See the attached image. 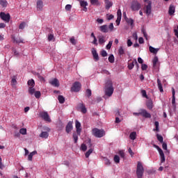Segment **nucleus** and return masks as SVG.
I'll return each instance as SVG.
<instances>
[{
	"label": "nucleus",
	"instance_id": "obj_11",
	"mask_svg": "<svg viewBox=\"0 0 178 178\" xmlns=\"http://www.w3.org/2000/svg\"><path fill=\"white\" fill-rule=\"evenodd\" d=\"M99 44L103 45L106 42V38L103 35L97 36Z\"/></svg>",
	"mask_w": 178,
	"mask_h": 178
},
{
	"label": "nucleus",
	"instance_id": "obj_50",
	"mask_svg": "<svg viewBox=\"0 0 178 178\" xmlns=\"http://www.w3.org/2000/svg\"><path fill=\"white\" fill-rule=\"evenodd\" d=\"M118 154H119V155L120 156L121 158H122V159L125 158V153H124V150H120L118 152Z\"/></svg>",
	"mask_w": 178,
	"mask_h": 178
},
{
	"label": "nucleus",
	"instance_id": "obj_9",
	"mask_svg": "<svg viewBox=\"0 0 178 178\" xmlns=\"http://www.w3.org/2000/svg\"><path fill=\"white\" fill-rule=\"evenodd\" d=\"M140 116H143V118H145L146 119H150L152 118L151 114L145 109H140Z\"/></svg>",
	"mask_w": 178,
	"mask_h": 178
},
{
	"label": "nucleus",
	"instance_id": "obj_31",
	"mask_svg": "<svg viewBox=\"0 0 178 178\" xmlns=\"http://www.w3.org/2000/svg\"><path fill=\"white\" fill-rule=\"evenodd\" d=\"M17 84V81L16 79V76L15 75H14V76H13L11 79V86H16Z\"/></svg>",
	"mask_w": 178,
	"mask_h": 178
},
{
	"label": "nucleus",
	"instance_id": "obj_59",
	"mask_svg": "<svg viewBox=\"0 0 178 178\" xmlns=\"http://www.w3.org/2000/svg\"><path fill=\"white\" fill-rule=\"evenodd\" d=\"M147 65L146 64H142L141 68L143 71H145L147 69Z\"/></svg>",
	"mask_w": 178,
	"mask_h": 178
},
{
	"label": "nucleus",
	"instance_id": "obj_39",
	"mask_svg": "<svg viewBox=\"0 0 178 178\" xmlns=\"http://www.w3.org/2000/svg\"><path fill=\"white\" fill-rule=\"evenodd\" d=\"M125 21L130 24L131 26H133L134 24V20L132 19H129L125 17Z\"/></svg>",
	"mask_w": 178,
	"mask_h": 178
},
{
	"label": "nucleus",
	"instance_id": "obj_13",
	"mask_svg": "<svg viewBox=\"0 0 178 178\" xmlns=\"http://www.w3.org/2000/svg\"><path fill=\"white\" fill-rule=\"evenodd\" d=\"M73 129L72 122H69L65 127L66 133L70 134Z\"/></svg>",
	"mask_w": 178,
	"mask_h": 178
},
{
	"label": "nucleus",
	"instance_id": "obj_29",
	"mask_svg": "<svg viewBox=\"0 0 178 178\" xmlns=\"http://www.w3.org/2000/svg\"><path fill=\"white\" fill-rule=\"evenodd\" d=\"M28 92L31 95H33L36 91H35V89L33 88V87H29Z\"/></svg>",
	"mask_w": 178,
	"mask_h": 178
},
{
	"label": "nucleus",
	"instance_id": "obj_63",
	"mask_svg": "<svg viewBox=\"0 0 178 178\" xmlns=\"http://www.w3.org/2000/svg\"><path fill=\"white\" fill-rule=\"evenodd\" d=\"M70 42H72V44L73 45H76V40H75V39H74V38H72L70 39Z\"/></svg>",
	"mask_w": 178,
	"mask_h": 178
},
{
	"label": "nucleus",
	"instance_id": "obj_1",
	"mask_svg": "<svg viewBox=\"0 0 178 178\" xmlns=\"http://www.w3.org/2000/svg\"><path fill=\"white\" fill-rule=\"evenodd\" d=\"M105 95L108 97H111L114 93L113 83L112 81H106L104 86Z\"/></svg>",
	"mask_w": 178,
	"mask_h": 178
},
{
	"label": "nucleus",
	"instance_id": "obj_38",
	"mask_svg": "<svg viewBox=\"0 0 178 178\" xmlns=\"http://www.w3.org/2000/svg\"><path fill=\"white\" fill-rule=\"evenodd\" d=\"M80 107H81L82 113H86L87 112V109L86 108V106L83 104H81Z\"/></svg>",
	"mask_w": 178,
	"mask_h": 178
},
{
	"label": "nucleus",
	"instance_id": "obj_35",
	"mask_svg": "<svg viewBox=\"0 0 178 178\" xmlns=\"http://www.w3.org/2000/svg\"><path fill=\"white\" fill-rule=\"evenodd\" d=\"M118 54L120 56H123L125 54V51L123 47H120Z\"/></svg>",
	"mask_w": 178,
	"mask_h": 178
},
{
	"label": "nucleus",
	"instance_id": "obj_47",
	"mask_svg": "<svg viewBox=\"0 0 178 178\" xmlns=\"http://www.w3.org/2000/svg\"><path fill=\"white\" fill-rule=\"evenodd\" d=\"M154 124H155L156 129H154V131H156L159 132V122L156 121L154 122Z\"/></svg>",
	"mask_w": 178,
	"mask_h": 178
},
{
	"label": "nucleus",
	"instance_id": "obj_61",
	"mask_svg": "<svg viewBox=\"0 0 178 178\" xmlns=\"http://www.w3.org/2000/svg\"><path fill=\"white\" fill-rule=\"evenodd\" d=\"M20 135H21L20 132L15 131L14 133V137L15 138H20Z\"/></svg>",
	"mask_w": 178,
	"mask_h": 178
},
{
	"label": "nucleus",
	"instance_id": "obj_51",
	"mask_svg": "<svg viewBox=\"0 0 178 178\" xmlns=\"http://www.w3.org/2000/svg\"><path fill=\"white\" fill-rule=\"evenodd\" d=\"M100 54H101V56H102V57H104V58L108 56V53H107V51H105V50L101 51Z\"/></svg>",
	"mask_w": 178,
	"mask_h": 178
},
{
	"label": "nucleus",
	"instance_id": "obj_28",
	"mask_svg": "<svg viewBox=\"0 0 178 178\" xmlns=\"http://www.w3.org/2000/svg\"><path fill=\"white\" fill-rule=\"evenodd\" d=\"M90 4H92V6H100L99 0H90Z\"/></svg>",
	"mask_w": 178,
	"mask_h": 178
},
{
	"label": "nucleus",
	"instance_id": "obj_54",
	"mask_svg": "<svg viewBox=\"0 0 178 178\" xmlns=\"http://www.w3.org/2000/svg\"><path fill=\"white\" fill-rule=\"evenodd\" d=\"M26 22H23L19 25V29H24L26 26Z\"/></svg>",
	"mask_w": 178,
	"mask_h": 178
},
{
	"label": "nucleus",
	"instance_id": "obj_53",
	"mask_svg": "<svg viewBox=\"0 0 178 178\" xmlns=\"http://www.w3.org/2000/svg\"><path fill=\"white\" fill-rule=\"evenodd\" d=\"M104 161L105 165H111L110 160L106 159V157L104 158Z\"/></svg>",
	"mask_w": 178,
	"mask_h": 178
},
{
	"label": "nucleus",
	"instance_id": "obj_42",
	"mask_svg": "<svg viewBox=\"0 0 178 178\" xmlns=\"http://www.w3.org/2000/svg\"><path fill=\"white\" fill-rule=\"evenodd\" d=\"M113 41L112 40H110L109 42H108V44L106 46V49H107V50H110L111 49V47H112V45H113Z\"/></svg>",
	"mask_w": 178,
	"mask_h": 178
},
{
	"label": "nucleus",
	"instance_id": "obj_6",
	"mask_svg": "<svg viewBox=\"0 0 178 178\" xmlns=\"http://www.w3.org/2000/svg\"><path fill=\"white\" fill-rule=\"evenodd\" d=\"M40 116L42 118L43 120H45V122H51V118H49V115L48 112L44 111L40 113Z\"/></svg>",
	"mask_w": 178,
	"mask_h": 178
},
{
	"label": "nucleus",
	"instance_id": "obj_43",
	"mask_svg": "<svg viewBox=\"0 0 178 178\" xmlns=\"http://www.w3.org/2000/svg\"><path fill=\"white\" fill-rule=\"evenodd\" d=\"M58 101H59V102H60V104H63V103L65 102V98H64V97L62 96V95H59V96L58 97Z\"/></svg>",
	"mask_w": 178,
	"mask_h": 178
},
{
	"label": "nucleus",
	"instance_id": "obj_15",
	"mask_svg": "<svg viewBox=\"0 0 178 178\" xmlns=\"http://www.w3.org/2000/svg\"><path fill=\"white\" fill-rule=\"evenodd\" d=\"M40 138L47 139L49 136V134L47 131H42L39 135Z\"/></svg>",
	"mask_w": 178,
	"mask_h": 178
},
{
	"label": "nucleus",
	"instance_id": "obj_7",
	"mask_svg": "<svg viewBox=\"0 0 178 178\" xmlns=\"http://www.w3.org/2000/svg\"><path fill=\"white\" fill-rule=\"evenodd\" d=\"M81 84L79 83V82H75L74 84H73V86H72V88H71V90L72 91V92H79V91H80V90H81Z\"/></svg>",
	"mask_w": 178,
	"mask_h": 178
},
{
	"label": "nucleus",
	"instance_id": "obj_8",
	"mask_svg": "<svg viewBox=\"0 0 178 178\" xmlns=\"http://www.w3.org/2000/svg\"><path fill=\"white\" fill-rule=\"evenodd\" d=\"M0 18H1L3 21H6V22H9L10 19V15L9 13L6 14L5 13H1Z\"/></svg>",
	"mask_w": 178,
	"mask_h": 178
},
{
	"label": "nucleus",
	"instance_id": "obj_36",
	"mask_svg": "<svg viewBox=\"0 0 178 178\" xmlns=\"http://www.w3.org/2000/svg\"><path fill=\"white\" fill-rule=\"evenodd\" d=\"M160 156H161V163H163L165 161V154L163 153V152H161V153H159Z\"/></svg>",
	"mask_w": 178,
	"mask_h": 178
},
{
	"label": "nucleus",
	"instance_id": "obj_18",
	"mask_svg": "<svg viewBox=\"0 0 178 178\" xmlns=\"http://www.w3.org/2000/svg\"><path fill=\"white\" fill-rule=\"evenodd\" d=\"M36 154H38V152L36 150H34L33 152H31V153H30L28 156V160L29 161H32L33 156L36 155Z\"/></svg>",
	"mask_w": 178,
	"mask_h": 178
},
{
	"label": "nucleus",
	"instance_id": "obj_21",
	"mask_svg": "<svg viewBox=\"0 0 178 178\" xmlns=\"http://www.w3.org/2000/svg\"><path fill=\"white\" fill-rule=\"evenodd\" d=\"M172 104H175V90L174 88H172Z\"/></svg>",
	"mask_w": 178,
	"mask_h": 178
},
{
	"label": "nucleus",
	"instance_id": "obj_60",
	"mask_svg": "<svg viewBox=\"0 0 178 178\" xmlns=\"http://www.w3.org/2000/svg\"><path fill=\"white\" fill-rule=\"evenodd\" d=\"M108 29H109L110 31H113V29H114V25H113V23H111V24H109Z\"/></svg>",
	"mask_w": 178,
	"mask_h": 178
},
{
	"label": "nucleus",
	"instance_id": "obj_48",
	"mask_svg": "<svg viewBox=\"0 0 178 178\" xmlns=\"http://www.w3.org/2000/svg\"><path fill=\"white\" fill-rule=\"evenodd\" d=\"M80 5L81 7L84 8V7H86L88 6V3H87L86 1H84L83 0H82L81 2H80Z\"/></svg>",
	"mask_w": 178,
	"mask_h": 178
},
{
	"label": "nucleus",
	"instance_id": "obj_56",
	"mask_svg": "<svg viewBox=\"0 0 178 178\" xmlns=\"http://www.w3.org/2000/svg\"><path fill=\"white\" fill-rule=\"evenodd\" d=\"M127 44L128 47L133 46V42L130 39H128Z\"/></svg>",
	"mask_w": 178,
	"mask_h": 178
},
{
	"label": "nucleus",
	"instance_id": "obj_30",
	"mask_svg": "<svg viewBox=\"0 0 178 178\" xmlns=\"http://www.w3.org/2000/svg\"><path fill=\"white\" fill-rule=\"evenodd\" d=\"M0 5H1L3 8L7 7V5H8V1H7V0H0Z\"/></svg>",
	"mask_w": 178,
	"mask_h": 178
},
{
	"label": "nucleus",
	"instance_id": "obj_3",
	"mask_svg": "<svg viewBox=\"0 0 178 178\" xmlns=\"http://www.w3.org/2000/svg\"><path fill=\"white\" fill-rule=\"evenodd\" d=\"M144 174V168L143 164L138 161L136 168V175L138 178H143Z\"/></svg>",
	"mask_w": 178,
	"mask_h": 178
},
{
	"label": "nucleus",
	"instance_id": "obj_49",
	"mask_svg": "<svg viewBox=\"0 0 178 178\" xmlns=\"http://www.w3.org/2000/svg\"><path fill=\"white\" fill-rule=\"evenodd\" d=\"M78 136H79L78 134H76V133L73 134V138L74 140V143H77V142H78Z\"/></svg>",
	"mask_w": 178,
	"mask_h": 178
},
{
	"label": "nucleus",
	"instance_id": "obj_62",
	"mask_svg": "<svg viewBox=\"0 0 178 178\" xmlns=\"http://www.w3.org/2000/svg\"><path fill=\"white\" fill-rule=\"evenodd\" d=\"M71 9H72V6L71 5H67L66 6H65V10H67V11H70L71 10Z\"/></svg>",
	"mask_w": 178,
	"mask_h": 178
},
{
	"label": "nucleus",
	"instance_id": "obj_4",
	"mask_svg": "<svg viewBox=\"0 0 178 178\" xmlns=\"http://www.w3.org/2000/svg\"><path fill=\"white\" fill-rule=\"evenodd\" d=\"M86 144L88 145V147L90 148L88 152L86 153V157L89 158L90 155L93 152L94 149L92 148V143H91V139L88 138V140H86Z\"/></svg>",
	"mask_w": 178,
	"mask_h": 178
},
{
	"label": "nucleus",
	"instance_id": "obj_10",
	"mask_svg": "<svg viewBox=\"0 0 178 178\" xmlns=\"http://www.w3.org/2000/svg\"><path fill=\"white\" fill-rule=\"evenodd\" d=\"M76 129L79 136H81V124L76 120Z\"/></svg>",
	"mask_w": 178,
	"mask_h": 178
},
{
	"label": "nucleus",
	"instance_id": "obj_33",
	"mask_svg": "<svg viewBox=\"0 0 178 178\" xmlns=\"http://www.w3.org/2000/svg\"><path fill=\"white\" fill-rule=\"evenodd\" d=\"M108 62L110 63H115V56L113 54H111L109 56H108Z\"/></svg>",
	"mask_w": 178,
	"mask_h": 178
},
{
	"label": "nucleus",
	"instance_id": "obj_20",
	"mask_svg": "<svg viewBox=\"0 0 178 178\" xmlns=\"http://www.w3.org/2000/svg\"><path fill=\"white\" fill-rule=\"evenodd\" d=\"M50 84L54 87H58L59 86V83L58 79H56V78H55L54 79H53L52 81H50Z\"/></svg>",
	"mask_w": 178,
	"mask_h": 178
},
{
	"label": "nucleus",
	"instance_id": "obj_55",
	"mask_svg": "<svg viewBox=\"0 0 178 178\" xmlns=\"http://www.w3.org/2000/svg\"><path fill=\"white\" fill-rule=\"evenodd\" d=\"M92 95V91L90 89L86 90V97H90Z\"/></svg>",
	"mask_w": 178,
	"mask_h": 178
},
{
	"label": "nucleus",
	"instance_id": "obj_25",
	"mask_svg": "<svg viewBox=\"0 0 178 178\" xmlns=\"http://www.w3.org/2000/svg\"><path fill=\"white\" fill-rule=\"evenodd\" d=\"M157 83H158V87H159V89L160 92H163V86H162V84H161V79H159V78H158V79H157Z\"/></svg>",
	"mask_w": 178,
	"mask_h": 178
},
{
	"label": "nucleus",
	"instance_id": "obj_16",
	"mask_svg": "<svg viewBox=\"0 0 178 178\" xmlns=\"http://www.w3.org/2000/svg\"><path fill=\"white\" fill-rule=\"evenodd\" d=\"M99 31L103 33H108V29L107 25H102L99 27Z\"/></svg>",
	"mask_w": 178,
	"mask_h": 178
},
{
	"label": "nucleus",
	"instance_id": "obj_57",
	"mask_svg": "<svg viewBox=\"0 0 178 178\" xmlns=\"http://www.w3.org/2000/svg\"><path fill=\"white\" fill-rule=\"evenodd\" d=\"M154 147L157 149L159 154H161V152H163L162 149L159 145H154Z\"/></svg>",
	"mask_w": 178,
	"mask_h": 178
},
{
	"label": "nucleus",
	"instance_id": "obj_32",
	"mask_svg": "<svg viewBox=\"0 0 178 178\" xmlns=\"http://www.w3.org/2000/svg\"><path fill=\"white\" fill-rule=\"evenodd\" d=\"M105 4H106L105 8L106 10H109L111 7L113 6V3H111V1H106Z\"/></svg>",
	"mask_w": 178,
	"mask_h": 178
},
{
	"label": "nucleus",
	"instance_id": "obj_58",
	"mask_svg": "<svg viewBox=\"0 0 178 178\" xmlns=\"http://www.w3.org/2000/svg\"><path fill=\"white\" fill-rule=\"evenodd\" d=\"M54 39V34H49L48 35V41H52Z\"/></svg>",
	"mask_w": 178,
	"mask_h": 178
},
{
	"label": "nucleus",
	"instance_id": "obj_64",
	"mask_svg": "<svg viewBox=\"0 0 178 178\" xmlns=\"http://www.w3.org/2000/svg\"><path fill=\"white\" fill-rule=\"evenodd\" d=\"M141 93H142V95H143V96L144 97H147V93H146V91H145V90H143L141 91Z\"/></svg>",
	"mask_w": 178,
	"mask_h": 178
},
{
	"label": "nucleus",
	"instance_id": "obj_45",
	"mask_svg": "<svg viewBox=\"0 0 178 178\" xmlns=\"http://www.w3.org/2000/svg\"><path fill=\"white\" fill-rule=\"evenodd\" d=\"M81 150L83 152H86L87 150V145L85 143L81 144Z\"/></svg>",
	"mask_w": 178,
	"mask_h": 178
},
{
	"label": "nucleus",
	"instance_id": "obj_14",
	"mask_svg": "<svg viewBox=\"0 0 178 178\" xmlns=\"http://www.w3.org/2000/svg\"><path fill=\"white\" fill-rule=\"evenodd\" d=\"M152 13V3L151 1L148 2V5L146 6L145 13L149 16Z\"/></svg>",
	"mask_w": 178,
	"mask_h": 178
},
{
	"label": "nucleus",
	"instance_id": "obj_46",
	"mask_svg": "<svg viewBox=\"0 0 178 178\" xmlns=\"http://www.w3.org/2000/svg\"><path fill=\"white\" fill-rule=\"evenodd\" d=\"M157 139L161 143H163V137L161 135L157 134Z\"/></svg>",
	"mask_w": 178,
	"mask_h": 178
},
{
	"label": "nucleus",
	"instance_id": "obj_37",
	"mask_svg": "<svg viewBox=\"0 0 178 178\" xmlns=\"http://www.w3.org/2000/svg\"><path fill=\"white\" fill-rule=\"evenodd\" d=\"M159 62V58L158 56H155L154 58L153 59V67H156V65Z\"/></svg>",
	"mask_w": 178,
	"mask_h": 178
},
{
	"label": "nucleus",
	"instance_id": "obj_19",
	"mask_svg": "<svg viewBox=\"0 0 178 178\" xmlns=\"http://www.w3.org/2000/svg\"><path fill=\"white\" fill-rule=\"evenodd\" d=\"M175 13V7L172 5L170 6V8H168V14L170 15H173Z\"/></svg>",
	"mask_w": 178,
	"mask_h": 178
},
{
	"label": "nucleus",
	"instance_id": "obj_26",
	"mask_svg": "<svg viewBox=\"0 0 178 178\" xmlns=\"http://www.w3.org/2000/svg\"><path fill=\"white\" fill-rule=\"evenodd\" d=\"M13 41H14V42H16L17 44H20L21 42L22 43H24V40L19 38H15V37H13Z\"/></svg>",
	"mask_w": 178,
	"mask_h": 178
},
{
	"label": "nucleus",
	"instance_id": "obj_24",
	"mask_svg": "<svg viewBox=\"0 0 178 178\" xmlns=\"http://www.w3.org/2000/svg\"><path fill=\"white\" fill-rule=\"evenodd\" d=\"M27 85L31 88H34L35 85L34 79H29Z\"/></svg>",
	"mask_w": 178,
	"mask_h": 178
},
{
	"label": "nucleus",
	"instance_id": "obj_34",
	"mask_svg": "<svg viewBox=\"0 0 178 178\" xmlns=\"http://www.w3.org/2000/svg\"><path fill=\"white\" fill-rule=\"evenodd\" d=\"M129 138L131 140H134L136 138V133L135 131H133L130 134Z\"/></svg>",
	"mask_w": 178,
	"mask_h": 178
},
{
	"label": "nucleus",
	"instance_id": "obj_44",
	"mask_svg": "<svg viewBox=\"0 0 178 178\" xmlns=\"http://www.w3.org/2000/svg\"><path fill=\"white\" fill-rule=\"evenodd\" d=\"M41 92L40 91H36L34 93V96L36 99H40L41 97Z\"/></svg>",
	"mask_w": 178,
	"mask_h": 178
},
{
	"label": "nucleus",
	"instance_id": "obj_22",
	"mask_svg": "<svg viewBox=\"0 0 178 178\" xmlns=\"http://www.w3.org/2000/svg\"><path fill=\"white\" fill-rule=\"evenodd\" d=\"M131 60H129V63H128V68L129 70H133L134 65H135V59L131 63Z\"/></svg>",
	"mask_w": 178,
	"mask_h": 178
},
{
	"label": "nucleus",
	"instance_id": "obj_40",
	"mask_svg": "<svg viewBox=\"0 0 178 178\" xmlns=\"http://www.w3.org/2000/svg\"><path fill=\"white\" fill-rule=\"evenodd\" d=\"M19 134L22 135H26L27 129L26 128H22L19 129Z\"/></svg>",
	"mask_w": 178,
	"mask_h": 178
},
{
	"label": "nucleus",
	"instance_id": "obj_12",
	"mask_svg": "<svg viewBox=\"0 0 178 178\" xmlns=\"http://www.w3.org/2000/svg\"><path fill=\"white\" fill-rule=\"evenodd\" d=\"M92 55H93V60L95 62L99 60V54L95 49L92 50Z\"/></svg>",
	"mask_w": 178,
	"mask_h": 178
},
{
	"label": "nucleus",
	"instance_id": "obj_41",
	"mask_svg": "<svg viewBox=\"0 0 178 178\" xmlns=\"http://www.w3.org/2000/svg\"><path fill=\"white\" fill-rule=\"evenodd\" d=\"M114 162L116 163H120V157L119 156H117V154H115V156H114Z\"/></svg>",
	"mask_w": 178,
	"mask_h": 178
},
{
	"label": "nucleus",
	"instance_id": "obj_17",
	"mask_svg": "<svg viewBox=\"0 0 178 178\" xmlns=\"http://www.w3.org/2000/svg\"><path fill=\"white\" fill-rule=\"evenodd\" d=\"M43 1L42 0H38L36 7L38 10H41L43 8Z\"/></svg>",
	"mask_w": 178,
	"mask_h": 178
},
{
	"label": "nucleus",
	"instance_id": "obj_27",
	"mask_svg": "<svg viewBox=\"0 0 178 178\" xmlns=\"http://www.w3.org/2000/svg\"><path fill=\"white\" fill-rule=\"evenodd\" d=\"M147 108L151 110L153 108V102L152 100H148L146 103Z\"/></svg>",
	"mask_w": 178,
	"mask_h": 178
},
{
	"label": "nucleus",
	"instance_id": "obj_52",
	"mask_svg": "<svg viewBox=\"0 0 178 178\" xmlns=\"http://www.w3.org/2000/svg\"><path fill=\"white\" fill-rule=\"evenodd\" d=\"M117 16L118 19H122V10H118L117 12Z\"/></svg>",
	"mask_w": 178,
	"mask_h": 178
},
{
	"label": "nucleus",
	"instance_id": "obj_23",
	"mask_svg": "<svg viewBox=\"0 0 178 178\" xmlns=\"http://www.w3.org/2000/svg\"><path fill=\"white\" fill-rule=\"evenodd\" d=\"M149 51L150 53L152 54H156L158 53V51H159V49H155L154 47H152V46H149Z\"/></svg>",
	"mask_w": 178,
	"mask_h": 178
},
{
	"label": "nucleus",
	"instance_id": "obj_2",
	"mask_svg": "<svg viewBox=\"0 0 178 178\" xmlns=\"http://www.w3.org/2000/svg\"><path fill=\"white\" fill-rule=\"evenodd\" d=\"M92 134H93V136H95V138H101L105 136L106 133L105 131L103 129L94 128L93 129H92Z\"/></svg>",
	"mask_w": 178,
	"mask_h": 178
},
{
	"label": "nucleus",
	"instance_id": "obj_5",
	"mask_svg": "<svg viewBox=\"0 0 178 178\" xmlns=\"http://www.w3.org/2000/svg\"><path fill=\"white\" fill-rule=\"evenodd\" d=\"M140 8L141 5L140 4V3H138V1H136L135 0L132 1L131 4V8L132 11H138L140 9Z\"/></svg>",
	"mask_w": 178,
	"mask_h": 178
}]
</instances>
